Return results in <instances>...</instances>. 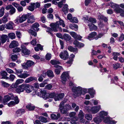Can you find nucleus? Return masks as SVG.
Instances as JSON below:
<instances>
[{"mask_svg": "<svg viewBox=\"0 0 124 124\" xmlns=\"http://www.w3.org/2000/svg\"><path fill=\"white\" fill-rule=\"evenodd\" d=\"M58 22L55 23H52L50 24V26L51 28L47 27L46 28V31L48 34L51 35L52 36H53V34L52 33L53 31L55 32L58 31V29H59L60 31H62V29L61 27H59V25L58 24Z\"/></svg>", "mask_w": 124, "mask_h": 124, "instance_id": "1", "label": "nucleus"}, {"mask_svg": "<svg viewBox=\"0 0 124 124\" xmlns=\"http://www.w3.org/2000/svg\"><path fill=\"white\" fill-rule=\"evenodd\" d=\"M72 91L74 93V95L78 96L81 94H84L87 91L86 89L83 88L80 86H74L72 89Z\"/></svg>", "mask_w": 124, "mask_h": 124, "instance_id": "2", "label": "nucleus"}, {"mask_svg": "<svg viewBox=\"0 0 124 124\" xmlns=\"http://www.w3.org/2000/svg\"><path fill=\"white\" fill-rule=\"evenodd\" d=\"M62 104H60L59 106L60 111L62 114H66L69 110L72 109L71 106L69 104H66L64 106Z\"/></svg>", "mask_w": 124, "mask_h": 124, "instance_id": "3", "label": "nucleus"}, {"mask_svg": "<svg viewBox=\"0 0 124 124\" xmlns=\"http://www.w3.org/2000/svg\"><path fill=\"white\" fill-rule=\"evenodd\" d=\"M30 15L29 14H23L21 17L17 16L16 19L14 20L15 23L16 24H18L23 23L30 16Z\"/></svg>", "mask_w": 124, "mask_h": 124, "instance_id": "4", "label": "nucleus"}, {"mask_svg": "<svg viewBox=\"0 0 124 124\" xmlns=\"http://www.w3.org/2000/svg\"><path fill=\"white\" fill-rule=\"evenodd\" d=\"M28 44V43H25L22 44L21 46L22 52L24 55H28L30 53V50L27 49L26 46L24 45H27Z\"/></svg>", "mask_w": 124, "mask_h": 124, "instance_id": "5", "label": "nucleus"}, {"mask_svg": "<svg viewBox=\"0 0 124 124\" xmlns=\"http://www.w3.org/2000/svg\"><path fill=\"white\" fill-rule=\"evenodd\" d=\"M69 78L68 72H63L62 74L61 78L63 83H64V82L67 81Z\"/></svg>", "mask_w": 124, "mask_h": 124, "instance_id": "6", "label": "nucleus"}, {"mask_svg": "<svg viewBox=\"0 0 124 124\" xmlns=\"http://www.w3.org/2000/svg\"><path fill=\"white\" fill-rule=\"evenodd\" d=\"M59 56L61 58L64 60H66L69 58L68 53L67 51L65 50L60 53Z\"/></svg>", "mask_w": 124, "mask_h": 124, "instance_id": "7", "label": "nucleus"}, {"mask_svg": "<svg viewBox=\"0 0 124 124\" xmlns=\"http://www.w3.org/2000/svg\"><path fill=\"white\" fill-rule=\"evenodd\" d=\"M33 87L29 84H24V90L26 92L28 93H30L33 90Z\"/></svg>", "mask_w": 124, "mask_h": 124, "instance_id": "8", "label": "nucleus"}, {"mask_svg": "<svg viewBox=\"0 0 124 124\" xmlns=\"http://www.w3.org/2000/svg\"><path fill=\"white\" fill-rule=\"evenodd\" d=\"M110 5L111 7L114 8L115 11L116 12H119V11H121L122 9L119 8V5L116 3H114L112 2H110Z\"/></svg>", "mask_w": 124, "mask_h": 124, "instance_id": "9", "label": "nucleus"}, {"mask_svg": "<svg viewBox=\"0 0 124 124\" xmlns=\"http://www.w3.org/2000/svg\"><path fill=\"white\" fill-rule=\"evenodd\" d=\"M34 64V62H33L30 61L28 60L26 63H23L22 66L25 69H27L29 67L32 66Z\"/></svg>", "mask_w": 124, "mask_h": 124, "instance_id": "10", "label": "nucleus"}, {"mask_svg": "<svg viewBox=\"0 0 124 124\" xmlns=\"http://www.w3.org/2000/svg\"><path fill=\"white\" fill-rule=\"evenodd\" d=\"M100 108V105L92 107L91 108V112L93 114H95L98 112Z\"/></svg>", "mask_w": 124, "mask_h": 124, "instance_id": "11", "label": "nucleus"}, {"mask_svg": "<svg viewBox=\"0 0 124 124\" xmlns=\"http://www.w3.org/2000/svg\"><path fill=\"white\" fill-rule=\"evenodd\" d=\"M104 122L105 123L108 122V124H115L116 122L114 120H111L109 117H105L104 119Z\"/></svg>", "mask_w": 124, "mask_h": 124, "instance_id": "12", "label": "nucleus"}, {"mask_svg": "<svg viewBox=\"0 0 124 124\" xmlns=\"http://www.w3.org/2000/svg\"><path fill=\"white\" fill-rule=\"evenodd\" d=\"M24 91V84L19 85L16 89V91L18 93L23 92Z\"/></svg>", "mask_w": 124, "mask_h": 124, "instance_id": "13", "label": "nucleus"}, {"mask_svg": "<svg viewBox=\"0 0 124 124\" xmlns=\"http://www.w3.org/2000/svg\"><path fill=\"white\" fill-rule=\"evenodd\" d=\"M14 23L12 21L9 22L6 25L5 28L6 29L9 30H12L13 28V25Z\"/></svg>", "mask_w": 124, "mask_h": 124, "instance_id": "14", "label": "nucleus"}, {"mask_svg": "<svg viewBox=\"0 0 124 124\" xmlns=\"http://www.w3.org/2000/svg\"><path fill=\"white\" fill-rule=\"evenodd\" d=\"M64 93H61L59 94H56L54 97L55 101H59L64 96Z\"/></svg>", "mask_w": 124, "mask_h": 124, "instance_id": "15", "label": "nucleus"}, {"mask_svg": "<svg viewBox=\"0 0 124 124\" xmlns=\"http://www.w3.org/2000/svg\"><path fill=\"white\" fill-rule=\"evenodd\" d=\"M8 39V36L6 35H2L0 37V40L2 44L5 43Z\"/></svg>", "mask_w": 124, "mask_h": 124, "instance_id": "16", "label": "nucleus"}, {"mask_svg": "<svg viewBox=\"0 0 124 124\" xmlns=\"http://www.w3.org/2000/svg\"><path fill=\"white\" fill-rule=\"evenodd\" d=\"M11 99V98L8 95L5 96L2 101V103L4 105L6 104Z\"/></svg>", "mask_w": 124, "mask_h": 124, "instance_id": "17", "label": "nucleus"}, {"mask_svg": "<svg viewBox=\"0 0 124 124\" xmlns=\"http://www.w3.org/2000/svg\"><path fill=\"white\" fill-rule=\"evenodd\" d=\"M40 92L41 97L45 99H46L47 98L46 97L47 96L46 92L45 89H42L41 90Z\"/></svg>", "mask_w": 124, "mask_h": 124, "instance_id": "18", "label": "nucleus"}, {"mask_svg": "<svg viewBox=\"0 0 124 124\" xmlns=\"http://www.w3.org/2000/svg\"><path fill=\"white\" fill-rule=\"evenodd\" d=\"M19 45L18 42L15 41H13L11 42L9 45V47L10 48H13Z\"/></svg>", "mask_w": 124, "mask_h": 124, "instance_id": "19", "label": "nucleus"}, {"mask_svg": "<svg viewBox=\"0 0 124 124\" xmlns=\"http://www.w3.org/2000/svg\"><path fill=\"white\" fill-rule=\"evenodd\" d=\"M27 72H25L23 73H21L19 75H18V76L19 77L23 78H25L30 76V75L27 73Z\"/></svg>", "mask_w": 124, "mask_h": 124, "instance_id": "20", "label": "nucleus"}, {"mask_svg": "<svg viewBox=\"0 0 124 124\" xmlns=\"http://www.w3.org/2000/svg\"><path fill=\"white\" fill-rule=\"evenodd\" d=\"M37 80L36 77H30L26 79L25 81V82L26 83H28L34 80Z\"/></svg>", "mask_w": 124, "mask_h": 124, "instance_id": "21", "label": "nucleus"}, {"mask_svg": "<svg viewBox=\"0 0 124 124\" xmlns=\"http://www.w3.org/2000/svg\"><path fill=\"white\" fill-rule=\"evenodd\" d=\"M108 114L107 112L102 111L100 112L99 116L102 119H104L105 118V116H107Z\"/></svg>", "mask_w": 124, "mask_h": 124, "instance_id": "22", "label": "nucleus"}, {"mask_svg": "<svg viewBox=\"0 0 124 124\" xmlns=\"http://www.w3.org/2000/svg\"><path fill=\"white\" fill-rule=\"evenodd\" d=\"M60 116V114L58 113L56 115L54 114H52L51 115V117L52 119L54 120H57Z\"/></svg>", "mask_w": 124, "mask_h": 124, "instance_id": "23", "label": "nucleus"}, {"mask_svg": "<svg viewBox=\"0 0 124 124\" xmlns=\"http://www.w3.org/2000/svg\"><path fill=\"white\" fill-rule=\"evenodd\" d=\"M62 39H64L67 41L70 40L71 39V37L69 35L64 34L62 37Z\"/></svg>", "mask_w": 124, "mask_h": 124, "instance_id": "24", "label": "nucleus"}, {"mask_svg": "<svg viewBox=\"0 0 124 124\" xmlns=\"http://www.w3.org/2000/svg\"><path fill=\"white\" fill-rule=\"evenodd\" d=\"M26 107L27 109L30 111L33 110L35 108L34 105L31 103L28 104Z\"/></svg>", "mask_w": 124, "mask_h": 124, "instance_id": "25", "label": "nucleus"}, {"mask_svg": "<svg viewBox=\"0 0 124 124\" xmlns=\"http://www.w3.org/2000/svg\"><path fill=\"white\" fill-rule=\"evenodd\" d=\"M56 67L57 69H56L55 70V73L57 75L59 74L61 71L60 70L63 69L62 67L59 65L56 66Z\"/></svg>", "mask_w": 124, "mask_h": 124, "instance_id": "26", "label": "nucleus"}, {"mask_svg": "<svg viewBox=\"0 0 124 124\" xmlns=\"http://www.w3.org/2000/svg\"><path fill=\"white\" fill-rule=\"evenodd\" d=\"M88 26L89 27L90 30L91 31L93 30H95L97 29V27L93 23H89L88 24Z\"/></svg>", "mask_w": 124, "mask_h": 124, "instance_id": "27", "label": "nucleus"}, {"mask_svg": "<svg viewBox=\"0 0 124 124\" xmlns=\"http://www.w3.org/2000/svg\"><path fill=\"white\" fill-rule=\"evenodd\" d=\"M93 120L94 122L96 123L99 124L101 122L103 119H102L100 116V117H97L94 118Z\"/></svg>", "mask_w": 124, "mask_h": 124, "instance_id": "28", "label": "nucleus"}, {"mask_svg": "<svg viewBox=\"0 0 124 124\" xmlns=\"http://www.w3.org/2000/svg\"><path fill=\"white\" fill-rule=\"evenodd\" d=\"M0 75L2 76V78L6 79H8V77L7 76L8 75V74L5 71H2L0 73Z\"/></svg>", "mask_w": 124, "mask_h": 124, "instance_id": "29", "label": "nucleus"}, {"mask_svg": "<svg viewBox=\"0 0 124 124\" xmlns=\"http://www.w3.org/2000/svg\"><path fill=\"white\" fill-rule=\"evenodd\" d=\"M68 48L70 52H75L76 53H77L78 52V50L77 48L73 47L71 46H69Z\"/></svg>", "mask_w": 124, "mask_h": 124, "instance_id": "30", "label": "nucleus"}, {"mask_svg": "<svg viewBox=\"0 0 124 124\" xmlns=\"http://www.w3.org/2000/svg\"><path fill=\"white\" fill-rule=\"evenodd\" d=\"M120 55L119 53L118 52H113L112 55L113 56V58L115 60L117 61L118 59V56Z\"/></svg>", "mask_w": 124, "mask_h": 124, "instance_id": "31", "label": "nucleus"}, {"mask_svg": "<svg viewBox=\"0 0 124 124\" xmlns=\"http://www.w3.org/2000/svg\"><path fill=\"white\" fill-rule=\"evenodd\" d=\"M96 35V32H92L88 36L87 38L90 40L92 39H93V37Z\"/></svg>", "mask_w": 124, "mask_h": 124, "instance_id": "32", "label": "nucleus"}, {"mask_svg": "<svg viewBox=\"0 0 124 124\" xmlns=\"http://www.w3.org/2000/svg\"><path fill=\"white\" fill-rule=\"evenodd\" d=\"M46 74L48 77L53 78L54 76L53 72L50 70H48L46 72Z\"/></svg>", "mask_w": 124, "mask_h": 124, "instance_id": "33", "label": "nucleus"}, {"mask_svg": "<svg viewBox=\"0 0 124 124\" xmlns=\"http://www.w3.org/2000/svg\"><path fill=\"white\" fill-rule=\"evenodd\" d=\"M28 18H29V19L28 20L27 22L28 23L32 24L35 22V19L34 18L33 16H31L30 17L29 16Z\"/></svg>", "mask_w": 124, "mask_h": 124, "instance_id": "34", "label": "nucleus"}, {"mask_svg": "<svg viewBox=\"0 0 124 124\" xmlns=\"http://www.w3.org/2000/svg\"><path fill=\"white\" fill-rule=\"evenodd\" d=\"M39 25V23H35L32 25L33 30L35 31H38L39 30V28L38 27Z\"/></svg>", "mask_w": 124, "mask_h": 124, "instance_id": "35", "label": "nucleus"}, {"mask_svg": "<svg viewBox=\"0 0 124 124\" xmlns=\"http://www.w3.org/2000/svg\"><path fill=\"white\" fill-rule=\"evenodd\" d=\"M15 85L14 83L12 84L10 87L8 89L9 90L12 92L14 91L15 90H16V87L17 86H15Z\"/></svg>", "mask_w": 124, "mask_h": 124, "instance_id": "36", "label": "nucleus"}, {"mask_svg": "<svg viewBox=\"0 0 124 124\" xmlns=\"http://www.w3.org/2000/svg\"><path fill=\"white\" fill-rule=\"evenodd\" d=\"M56 94L54 93H50L47 94L46 97H47V98H54Z\"/></svg>", "mask_w": 124, "mask_h": 124, "instance_id": "37", "label": "nucleus"}, {"mask_svg": "<svg viewBox=\"0 0 124 124\" xmlns=\"http://www.w3.org/2000/svg\"><path fill=\"white\" fill-rule=\"evenodd\" d=\"M8 15H5L3 17L2 19L1 20L2 21V23H6L8 21Z\"/></svg>", "mask_w": 124, "mask_h": 124, "instance_id": "38", "label": "nucleus"}, {"mask_svg": "<svg viewBox=\"0 0 124 124\" xmlns=\"http://www.w3.org/2000/svg\"><path fill=\"white\" fill-rule=\"evenodd\" d=\"M42 50L43 49L42 47L40 44H38L37 45V46L34 47V49L36 51H39V49Z\"/></svg>", "mask_w": 124, "mask_h": 124, "instance_id": "39", "label": "nucleus"}, {"mask_svg": "<svg viewBox=\"0 0 124 124\" xmlns=\"http://www.w3.org/2000/svg\"><path fill=\"white\" fill-rule=\"evenodd\" d=\"M24 112L25 110L23 109H19L16 111V114L18 116H19L24 113Z\"/></svg>", "mask_w": 124, "mask_h": 124, "instance_id": "40", "label": "nucleus"}, {"mask_svg": "<svg viewBox=\"0 0 124 124\" xmlns=\"http://www.w3.org/2000/svg\"><path fill=\"white\" fill-rule=\"evenodd\" d=\"M38 119L42 123H46L47 121L46 118L42 116L39 117Z\"/></svg>", "mask_w": 124, "mask_h": 124, "instance_id": "41", "label": "nucleus"}, {"mask_svg": "<svg viewBox=\"0 0 124 124\" xmlns=\"http://www.w3.org/2000/svg\"><path fill=\"white\" fill-rule=\"evenodd\" d=\"M24 80L22 79H17L16 82L14 83L15 85V86H17L19 84L22 83L23 82Z\"/></svg>", "mask_w": 124, "mask_h": 124, "instance_id": "42", "label": "nucleus"}, {"mask_svg": "<svg viewBox=\"0 0 124 124\" xmlns=\"http://www.w3.org/2000/svg\"><path fill=\"white\" fill-rule=\"evenodd\" d=\"M7 36L12 39H15L16 37L15 33L13 32L9 33Z\"/></svg>", "mask_w": 124, "mask_h": 124, "instance_id": "43", "label": "nucleus"}, {"mask_svg": "<svg viewBox=\"0 0 124 124\" xmlns=\"http://www.w3.org/2000/svg\"><path fill=\"white\" fill-rule=\"evenodd\" d=\"M71 106L73 108H74L76 107L75 109V110L77 112L78 111L79 109V107L78 106H77L75 103L74 102L72 103Z\"/></svg>", "mask_w": 124, "mask_h": 124, "instance_id": "44", "label": "nucleus"}, {"mask_svg": "<svg viewBox=\"0 0 124 124\" xmlns=\"http://www.w3.org/2000/svg\"><path fill=\"white\" fill-rule=\"evenodd\" d=\"M31 5L28 6V8L30 11H33L34 10L35 7L33 4L31 3Z\"/></svg>", "mask_w": 124, "mask_h": 124, "instance_id": "45", "label": "nucleus"}, {"mask_svg": "<svg viewBox=\"0 0 124 124\" xmlns=\"http://www.w3.org/2000/svg\"><path fill=\"white\" fill-rule=\"evenodd\" d=\"M88 92L92 98L94 97L93 94L94 93L95 91L92 88H90L88 89Z\"/></svg>", "mask_w": 124, "mask_h": 124, "instance_id": "46", "label": "nucleus"}, {"mask_svg": "<svg viewBox=\"0 0 124 124\" xmlns=\"http://www.w3.org/2000/svg\"><path fill=\"white\" fill-rule=\"evenodd\" d=\"M59 20V21H58L56 22L57 23L58 22V24L59 25V27H59V24L60 25H62L63 27H65V25L63 21L61 19H60Z\"/></svg>", "mask_w": 124, "mask_h": 124, "instance_id": "47", "label": "nucleus"}, {"mask_svg": "<svg viewBox=\"0 0 124 124\" xmlns=\"http://www.w3.org/2000/svg\"><path fill=\"white\" fill-rule=\"evenodd\" d=\"M4 7H2L0 9V17L2 16L4 13Z\"/></svg>", "mask_w": 124, "mask_h": 124, "instance_id": "48", "label": "nucleus"}, {"mask_svg": "<svg viewBox=\"0 0 124 124\" xmlns=\"http://www.w3.org/2000/svg\"><path fill=\"white\" fill-rule=\"evenodd\" d=\"M69 27L71 29H74V28H75L77 29L78 27V25L77 24H70Z\"/></svg>", "mask_w": 124, "mask_h": 124, "instance_id": "49", "label": "nucleus"}, {"mask_svg": "<svg viewBox=\"0 0 124 124\" xmlns=\"http://www.w3.org/2000/svg\"><path fill=\"white\" fill-rule=\"evenodd\" d=\"M1 83L2 85L4 87H7L9 86V84L3 81H1Z\"/></svg>", "mask_w": 124, "mask_h": 124, "instance_id": "50", "label": "nucleus"}, {"mask_svg": "<svg viewBox=\"0 0 124 124\" xmlns=\"http://www.w3.org/2000/svg\"><path fill=\"white\" fill-rule=\"evenodd\" d=\"M51 63L53 65H55L58 64H60V62L58 61L54 60L51 61Z\"/></svg>", "mask_w": 124, "mask_h": 124, "instance_id": "51", "label": "nucleus"}, {"mask_svg": "<svg viewBox=\"0 0 124 124\" xmlns=\"http://www.w3.org/2000/svg\"><path fill=\"white\" fill-rule=\"evenodd\" d=\"M29 32L30 33V34L31 35L34 36L35 37L37 35V33L36 32L33 31V30L32 29H30L29 30Z\"/></svg>", "mask_w": 124, "mask_h": 124, "instance_id": "52", "label": "nucleus"}, {"mask_svg": "<svg viewBox=\"0 0 124 124\" xmlns=\"http://www.w3.org/2000/svg\"><path fill=\"white\" fill-rule=\"evenodd\" d=\"M15 78L16 77L14 75L11 74L10 75L9 77H8V79H9L11 81H13Z\"/></svg>", "mask_w": 124, "mask_h": 124, "instance_id": "53", "label": "nucleus"}, {"mask_svg": "<svg viewBox=\"0 0 124 124\" xmlns=\"http://www.w3.org/2000/svg\"><path fill=\"white\" fill-rule=\"evenodd\" d=\"M85 117L86 119L89 120H91L92 119V115L90 114H86Z\"/></svg>", "mask_w": 124, "mask_h": 124, "instance_id": "54", "label": "nucleus"}, {"mask_svg": "<svg viewBox=\"0 0 124 124\" xmlns=\"http://www.w3.org/2000/svg\"><path fill=\"white\" fill-rule=\"evenodd\" d=\"M62 10L64 12H67L68 10V5L66 4L64 5V7L62 8Z\"/></svg>", "mask_w": 124, "mask_h": 124, "instance_id": "55", "label": "nucleus"}, {"mask_svg": "<svg viewBox=\"0 0 124 124\" xmlns=\"http://www.w3.org/2000/svg\"><path fill=\"white\" fill-rule=\"evenodd\" d=\"M70 21L72 23H77L78 22V21L77 18L74 17H72L71 19L70 20Z\"/></svg>", "mask_w": 124, "mask_h": 124, "instance_id": "56", "label": "nucleus"}, {"mask_svg": "<svg viewBox=\"0 0 124 124\" xmlns=\"http://www.w3.org/2000/svg\"><path fill=\"white\" fill-rule=\"evenodd\" d=\"M113 68L115 69H116L119 68L120 67V64L119 63H117L113 64Z\"/></svg>", "mask_w": 124, "mask_h": 124, "instance_id": "57", "label": "nucleus"}, {"mask_svg": "<svg viewBox=\"0 0 124 124\" xmlns=\"http://www.w3.org/2000/svg\"><path fill=\"white\" fill-rule=\"evenodd\" d=\"M70 33L71 36L74 38V39L76 38L77 36V34L76 33L72 31L70 32Z\"/></svg>", "mask_w": 124, "mask_h": 124, "instance_id": "58", "label": "nucleus"}, {"mask_svg": "<svg viewBox=\"0 0 124 124\" xmlns=\"http://www.w3.org/2000/svg\"><path fill=\"white\" fill-rule=\"evenodd\" d=\"M21 50L20 48L17 47L13 49V51L14 53H18L20 52Z\"/></svg>", "mask_w": 124, "mask_h": 124, "instance_id": "59", "label": "nucleus"}, {"mask_svg": "<svg viewBox=\"0 0 124 124\" xmlns=\"http://www.w3.org/2000/svg\"><path fill=\"white\" fill-rule=\"evenodd\" d=\"M52 85L51 84H49L45 86V88L49 90L52 88Z\"/></svg>", "mask_w": 124, "mask_h": 124, "instance_id": "60", "label": "nucleus"}, {"mask_svg": "<svg viewBox=\"0 0 124 124\" xmlns=\"http://www.w3.org/2000/svg\"><path fill=\"white\" fill-rule=\"evenodd\" d=\"M16 104L14 102V101H10L8 104V106L9 107H12L13 106Z\"/></svg>", "mask_w": 124, "mask_h": 124, "instance_id": "61", "label": "nucleus"}, {"mask_svg": "<svg viewBox=\"0 0 124 124\" xmlns=\"http://www.w3.org/2000/svg\"><path fill=\"white\" fill-rule=\"evenodd\" d=\"M84 113L83 112L82 110H80L78 114V117L79 118L84 117Z\"/></svg>", "mask_w": 124, "mask_h": 124, "instance_id": "62", "label": "nucleus"}, {"mask_svg": "<svg viewBox=\"0 0 124 124\" xmlns=\"http://www.w3.org/2000/svg\"><path fill=\"white\" fill-rule=\"evenodd\" d=\"M96 22V20L95 19L92 17L89 18V22L95 23Z\"/></svg>", "mask_w": 124, "mask_h": 124, "instance_id": "63", "label": "nucleus"}, {"mask_svg": "<svg viewBox=\"0 0 124 124\" xmlns=\"http://www.w3.org/2000/svg\"><path fill=\"white\" fill-rule=\"evenodd\" d=\"M51 55L50 53H47L46 55V59L47 60H50L51 58Z\"/></svg>", "mask_w": 124, "mask_h": 124, "instance_id": "64", "label": "nucleus"}]
</instances>
